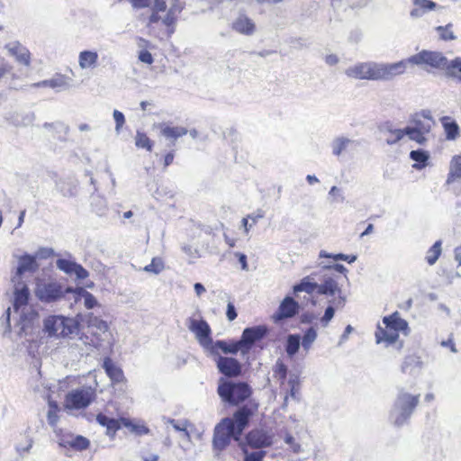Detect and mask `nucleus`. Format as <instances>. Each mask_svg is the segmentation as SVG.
Segmentation results:
<instances>
[{
    "label": "nucleus",
    "mask_w": 461,
    "mask_h": 461,
    "mask_svg": "<svg viewBox=\"0 0 461 461\" xmlns=\"http://www.w3.org/2000/svg\"><path fill=\"white\" fill-rule=\"evenodd\" d=\"M383 323L384 328L378 326L375 330V339L377 343H385L391 345L395 343L398 339L400 332L408 334L409 326L408 322L401 318L398 312H394L388 316L383 318Z\"/></svg>",
    "instance_id": "nucleus-4"
},
{
    "label": "nucleus",
    "mask_w": 461,
    "mask_h": 461,
    "mask_svg": "<svg viewBox=\"0 0 461 461\" xmlns=\"http://www.w3.org/2000/svg\"><path fill=\"white\" fill-rule=\"evenodd\" d=\"M122 425L138 435H145L149 432V428L146 426L133 424L129 419H122Z\"/></svg>",
    "instance_id": "nucleus-44"
},
{
    "label": "nucleus",
    "mask_w": 461,
    "mask_h": 461,
    "mask_svg": "<svg viewBox=\"0 0 461 461\" xmlns=\"http://www.w3.org/2000/svg\"><path fill=\"white\" fill-rule=\"evenodd\" d=\"M182 8L173 5L171 6L165 17L162 20V23L167 27V34L170 37L175 32V25L178 18V14L181 13Z\"/></svg>",
    "instance_id": "nucleus-22"
},
{
    "label": "nucleus",
    "mask_w": 461,
    "mask_h": 461,
    "mask_svg": "<svg viewBox=\"0 0 461 461\" xmlns=\"http://www.w3.org/2000/svg\"><path fill=\"white\" fill-rule=\"evenodd\" d=\"M341 290L337 281L332 277L325 278L323 283L318 285V294L323 295H335L340 294Z\"/></svg>",
    "instance_id": "nucleus-27"
},
{
    "label": "nucleus",
    "mask_w": 461,
    "mask_h": 461,
    "mask_svg": "<svg viewBox=\"0 0 461 461\" xmlns=\"http://www.w3.org/2000/svg\"><path fill=\"white\" fill-rule=\"evenodd\" d=\"M301 344V337L299 334H290L286 338L285 343V352L290 357H293L300 348Z\"/></svg>",
    "instance_id": "nucleus-30"
},
{
    "label": "nucleus",
    "mask_w": 461,
    "mask_h": 461,
    "mask_svg": "<svg viewBox=\"0 0 461 461\" xmlns=\"http://www.w3.org/2000/svg\"><path fill=\"white\" fill-rule=\"evenodd\" d=\"M231 28L238 33L242 35L250 36L257 31V26L254 21L247 14H240L231 24Z\"/></svg>",
    "instance_id": "nucleus-16"
},
{
    "label": "nucleus",
    "mask_w": 461,
    "mask_h": 461,
    "mask_svg": "<svg viewBox=\"0 0 461 461\" xmlns=\"http://www.w3.org/2000/svg\"><path fill=\"white\" fill-rule=\"evenodd\" d=\"M122 419H114L106 416L104 413H98L96 415V421L103 427L106 428V434L113 437L116 432L122 428Z\"/></svg>",
    "instance_id": "nucleus-20"
},
{
    "label": "nucleus",
    "mask_w": 461,
    "mask_h": 461,
    "mask_svg": "<svg viewBox=\"0 0 461 461\" xmlns=\"http://www.w3.org/2000/svg\"><path fill=\"white\" fill-rule=\"evenodd\" d=\"M187 326L203 348H209L212 346V330L205 320L191 317L187 320Z\"/></svg>",
    "instance_id": "nucleus-10"
},
{
    "label": "nucleus",
    "mask_w": 461,
    "mask_h": 461,
    "mask_svg": "<svg viewBox=\"0 0 461 461\" xmlns=\"http://www.w3.org/2000/svg\"><path fill=\"white\" fill-rule=\"evenodd\" d=\"M317 338V331L314 328L311 327L306 330L302 338V347L307 352L312 348L313 342Z\"/></svg>",
    "instance_id": "nucleus-39"
},
{
    "label": "nucleus",
    "mask_w": 461,
    "mask_h": 461,
    "mask_svg": "<svg viewBox=\"0 0 461 461\" xmlns=\"http://www.w3.org/2000/svg\"><path fill=\"white\" fill-rule=\"evenodd\" d=\"M236 257L239 258V262L240 263L242 269H247L248 268V263H247V257H246V255L238 252V253H236Z\"/></svg>",
    "instance_id": "nucleus-58"
},
{
    "label": "nucleus",
    "mask_w": 461,
    "mask_h": 461,
    "mask_svg": "<svg viewBox=\"0 0 461 461\" xmlns=\"http://www.w3.org/2000/svg\"><path fill=\"white\" fill-rule=\"evenodd\" d=\"M300 311V304L291 296H286L280 303L277 310L274 312L271 319L275 323H279L285 320L296 316Z\"/></svg>",
    "instance_id": "nucleus-11"
},
{
    "label": "nucleus",
    "mask_w": 461,
    "mask_h": 461,
    "mask_svg": "<svg viewBox=\"0 0 461 461\" xmlns=\"http://www.w3.org/2000/svg\"><path fill=\"white\" fill-rule=\"evenodd\" d=\"M258 455H250L247 456L246 458H243V461H260V456H258Z\"/></svg>",
    "instance_id": "nucleus-64"
},
{
    "label": "nucleus",
    "mask_w": 461,
    "mask_h": 461,
    "mask_svg": "<svg viewBox=\"0 0 461 461\" xmlns=\"http://www.w3.org/2000/svg\"><path fill=\"white\" fill-rule=\"evenodd\" d=\"M165 268L164 260L161 258L156 257L151 259L150 264L143 267V271L158 275Z\"/></svg>",
    "instance_id": "nucleus-38"
},
{
    "label": "nucleus",
    "mask_w": 461,
    "mask_h": 461,
    "mask_svg": "<svg viewBox=\"0 0 461 461\" xmlns=\"http://www.w3.org/2000/svg\"><path fill=\"white\" fill-rule=\"evenodd\" d=\"M284 441L289 446V449L294 454H299L302 452V447L299 442L296 441L294 437L289 431H284Z\"/></svg>",
    "instance_id": "nucleus-42"
},
{
    "label": "nucleus",
    "mask_w": 461,
    "mask_h": 461,
    "mask_svg": "<svg viewBox=\"0 0 461 461\" xmlns=\"http://www.w3.org/2000/svg\"><path fill=\"white\" fill-rule=\"evenodd\" d=\"M386 142L390 145L395 144L399 140H401L407 132H405L404 129H387L386 130Z\"/></svg>",
    "instance_id": "nucleus-40"
},
{
    "label": "nucleus",
    "mask_w": 461,
    "mask_h": 461,
    "mask_svg": "<svg viewBox=\"0 0 461 461\" xmlns=\"http://www.w3.org/2000/svg\"><path fill=\"white\" fill-rule=\"evenodd\" d=\"M420 398V393H410L403 388L399 390L393 403L396 411L393 420L395 426H402L408 421L418 406Z\"/></svg>",
    "instance_id": "nucleus-5"
},
{
    "label": "nucleus",
    "mask_w": 461,
    "mask_h": 461,
    "mask_svg": "<svg viewBox=\"0 0 461 461\" xmlns=\"http://www.w3.org/2000/svg\"><path fill=\"white\" fill-rule=\"evenodd\" d=\"M226 316L230 321H232L237 318V312L232 303H229L227 304Z\"/></svg>",
    "instance_id": "nucleus-52"
},
{
    "label": "nucleus",
    "mask_w": 461,
    "mask_h": 461,
    "mask_svg": "<svg viewBox=\"0 0 461 461\" xmlns=\"http://www.w3.org/2000/svg\"><path fill=\"white\" fill-rule=\"evenodd\" d=\"M461 179V155L454 156L449 164V171L447 173L446 183L453 184Z\"/></svg>",
    "instance_id": "nucleus-24"
},
{
    "label": "nucleus",
    "mask_w": 461,
    "mask_h": 461,
    "mask_svg": "<svg viewBox=\"0 0 461 461\" xmlns=\"http://www.w3.org/2000/svg\"><path fill=\"white\" fill-rule=\"evenodd\" d=\"M442 346L447 347L452 352H456L455 343L453 339H449L446 341H442Z\"/></svg>",
    "instance_id": "nucleus-60"
},
{
    "label": "nucleus",
    "mask_w": 461,
    "mask_h": 461,
    "mask_svg": "<svg viewBox=\"0 0 461 461\" xmlns=\"http://www.w3.org/2000/svg\"><path fill=\"white\" fill-rule=\"evenodd\" d=\"M262 216L263 215H258V216H250V215H249L248 217L243 218L242 219V225L244 227L245 232L248 233L249 230V228L248 227L249 219H251L253 221V222L256 223L258 218H261Z\"/></svg>",
    "instance_id": "nucleus-57"
},
{
    "label": "nucleus",
    "mask_w": 461,
    "mask_h": 461,
    "mask_svg": "<svg viewBox=\"0 0 461 461\" xmlns=\"http://www.w3.org/2000/svg\"><path fill=\"white\" fill-rule=\"evenodd\" d=\"M57 267L66 274H76L77 276L81 279L86 278L88 276L87 271L81 265L68 259H58Z\"/></svg>",
    "instance_id": "nucleus-19"
},
{
    "label": "nucleus",
    "mask_w": 461,
    "mask_h": 461,
    "mask_svg": "<svg viewBox=\"0 0 461 461\" xmlns=\"http://www.w3.org/2000/svg\"><path fill=\"white\" fill-rule=\"evenodd\" d=\"M452 23H448L445 26L436 27V31L438 32L440 40L448 41L456 39L454 32L452 31Z\"/></svg>",
    "instance_id": "nucleus-43"
},
{
    "label": "nucleus",
    "mask_w": 461,
    "mask_h": 461,
    "mask_svg": "<svg viewBox=\"0 0 461 461\" xmlns=\"http://www.w3.org/2000/svg\"><path fill=\"white\" fill-rule=\"evenodd\" d=\"M216 366L221 374L228 378H235L241 375L242 366L233 357L220 356L216 360Z\"/></svg>",
    "instance_id": "nucleus-14"
},
{
    "label": "nucleus",
    "mask_w": 461,
    "mask_h": 461,
    "mask_svg": "<svg viewBox=\"0 0 461 461\" xmlns=\"http://www.w3.org/2000/svg\"><path fill=\"white\" fill-rule=\"evenodd\" d=\"M131 5L136 9L148 7L150 0H130Z\"/></svg>",
    "instance_id": "nucleus-54"
},
{
    "label": "nucleus",
    "mask_w": 461,
    "mask_h": 461,
    "mask_svg": "<svg viewBox=\"0 0 461 461\" xmlns=\"http://www.w3.org/2000/svg\"><path fill=\"white\" fill-rule=\"evenodd\" d=\"M212 354H218L221 350L224 354H237L239 351L242 354V346L239 340L227 342L225 340H217L209 347Z\"/></svg>",
    "instance_id": "nucleus-18"
},
{
    "label": "nucleus",
    "mask_w": 461,
    "mask_h": 461,
    "mask_svg": "<svg viewBox=\"0 0 461 461\" xmlns=\"http://www.w3.org/2000/svg\"><path fill=\"white\" fill-rule=\"evenodd\" d=\"M159 11L152 9V13L150 16L149 17L148 26L150 27L151 25L158 23L160 21V15Z\"/></svg>",
    "instance_id": "nucleus-53"
},
{
    "label": "nucleus",
    "mask_w": 461,
    "mask_h": 461,
    "mask_svg": "<svg viewBox=\"0 0 461 461\" xmlns=\"http://www.w3.org/2000/svg\"><path fill=\"white\" fill-rule=\"evenodd\" d=\"M258 407L256 401H249L236 409L230 417L221 419L215 425L212 440L215 456H220L234 441L244 454L243 458L250 455H258V456L261 457L260 461L264 460L267 455L264 449L273 445L274 435L263 428H254L242 438L244 430L257 415Z\"/></svg>",
    "instance_id": "nucleus-1"
},
{
    "label": "nucleus",
    "mask_w": 461,
    "mask_h": 461,
    "mask_svg": "<svg viewBox=\"0 0 461 461\" xmlns=\"http://www.w3.org/2000/svg\"><path fill=\"white\" fill-rule=\"evenodd\" d=\"M19 265L16 270V275L21 276L26 272L33 273L39 268L36 257L32 255H23L19 258Z\"/></svg>",
    "instance_id": "nucleus-21"
},
{
    "label": "nucleus",
    "mask_w": 461,
    "mask_h": 461,
    "mask_svg": "<svg viewBox=\"0 0 461 461\" xmlns=\"http://www.w3.org/2000/svg\"><path fill=\"white\" fill-rule=\"evenodd\" d=\"M326 62L330 65H334L338 62V58L335 55H329L326 57Z\"/></svg>",
    "instance_id": "nucleus-63"
},
{
    "label": "nucleus",
    "mask_w": 461,
    "mask_h": 461,
    "mask_svg": "<svg viewBox=\"0 0 461 461\" xmlns=\"http://www.w3.org/2000/svg\"><path fill=\"white\" fill-rule=\"evenodd\" d=\"M287 372L288 370L286 365L284 362L278 360L274 368L275 375L280 380L284 381L287 376Z\"/></svg>",
    "instance_id": "nucleus-46"
},
{
    "label": "nucleus",
    "mask_w": 461,
    "mask_h": 461,
    "mask_svg": "<svg viewBox=\"0 0 461 461\" xmlns=\"http://www.w3.org/2000/svg\"><path fill=\"white\" fill-rule=\"evenodd\" d=\"M320 257L327 258H333L334 260H344V261H348V263H352L357 259V257L353 256V255H345L342 253L332 255V254H329L325 251H321L320 254Z\"/></svg>",
    "instance_id": "nucleus-45"
},
{
    "label": "nucleus",
    "mask_w": 461,
    "mask_h": 461,
    "mask_svg": "<svg viewBox=\"0 0 461 461\" xmlns=\"http://www.w3.org/2000/svg\"><path fill=\"white\" fill-rule=\"evenodd\" d=\"M153 9L159 12H165L167 9V0H154Z\"/></svg>",
    "instance_id": "nucleus-56"
},
{
    "label": "nucleus",
    "mask_w": 461,
    "mask_h": 461,
    "mask_svg": "<svg viewBox=\"0 0 461 461\" xmlns=\"http://www.w3.org/2000/svg\"><path fill=\"white\" fill-rule=\"evenodd\" d=\"M194 291H195V293H196V294H197L198 296H199V295H201L203 293H204V292H205V288H204V286H203L202 284H200V283H196V284H194Z\"/></svg>",
    "instance_id": "nucleus-62"
},
{
    "label": "nucleus",
    "mask_w": 461,
    "mask_h": 461,
    "mask_svg": "<svg viewBox=\"0 0 461 461\" xmlns=\"http://www.w3.org/2000/svg\"><path fill=\"white\" fill-rule=\"evenodd\" d=\"M113 119L115 121L116 130L120 131L121 128L125 123V118H124L123 113L118 110H114L113 111Z\"/></svg>",
    "instance_id": "nucleus-51"
},
{
    "label": "nucleus",
    "mask_w": 461,
    "mask_h": 461,
    "mask_svg": "<svg viewBox=\"0 0 461 461\" xmlns=\"http://www.w3.org/2000/svg\"><path fill=\"white\" fill-rule=\"evenodd\" d=\"M441 240H437L427 251L426 261L429 266L434 265L441 255Z\"/></svg>",
    "instance_id": "nucleus-33"
},
{
    "label": "nucleus",
    "mask_w": 461,
    "mask_h": 461,
    "mask_svg": "<svg viewBox=\"0 0 461 461\" xmlns=\"http://www.w3.org/2000/svg\"><path fill=\"white\" fill-rule=\"evenodd\" d=\"M406 60H401L396 63L378 65L379 80L390 79L395 76L403 74L406 69Z\"/></svg>",
    "instance_id": "nucleus-17"
},
{
    "label": "nucleus",
    "mask_w": 461,
    "mask_h": 461,
    "mask_svg": "<svg viewBox=\"0 0 461 461\" xmlns=\"http://www.w3.org/2000/svg\"><path fill=\"white\" fill-rule=\"evenodd\" d=\"M440 122L447 140H454L459 136V126L455 120L449 116H443L440 118Z\"/></svg>",
    "instance_id": "nucleus-26"
},
{
    "label": "nucleus",
    "mask_w": 461,
    "mask_h": 461,
    "mask_svg": "<svg viewBox=\"0 0 461 461\" xmlns=\"http://www.w3.org/2000/svg\"><path fill=\"white\" fill-rule=\"evenodd\" d=\"M138 58L140 61L148 65H151L154 61L151 53L147 50H140Z\"/></svg>",
    "instance_id": "nucleus-50"
},
{
    "label": "nucleus",
    "mask_w": 461,
    "mask_h": 461,
    "mask_svg": "<svg viewBox=\"0 0 461 461\" xmlns=\"http://www.w3.org/2000/svg\"><path fill=\"white\" fill-rule=\"evenodd\" d=\"M409 63L418 66H426L433 68H444L447 67V73L453 77L461 79V59L456 58L447 65V59L440 52L431 50H421L407 59Z\"/></svg>",
    "instance_id": "nucleus-2"
},
{
    "label": "nucleus",
    "mask_w": 461,
    "mask_h": 461,
    "mask_svg": "<svg viewBox=\"0 0 461 461\" xmlns=\"http://www.w3.org/2000/svg\"><path fill=\"white\" fill-rule=\"evenodd\" d=\"M318 291V284L312 282L310 276L303 277L301 282L294 286V293L305 292L309 294Z\"/></svg>",
    "instance_id": "nucleus-29"
},
{
    "label": "nucleus",
    "mask_w": 461,
    "mask_h": 461,
    "mask_svg": "<svg viewBox=\"0 0 461 461\" xmlns=\"http://www.w3.org/2000/svg\"><path fill=\"white\" fill-rule=\"evenodd\" d=\"M175 158V152L174 150L168 151L165 156L163 159V166L164 167H167L169 165H171L174 161Z\"/></svg>",
    "instance_id": "nucleus-55"
},
{
    "label": "nucleus",
    "mask_w": 461,
    "mask_h": 461,
    "mask_svg": "<svg viewBox=\"0 0 461 461\" xmlns=\"http://www.w3.org/2000/svg\"><path fill=\"white\" fill-rule=\"evenodd\" d=\"M35 285V296L43 303L59 301L66 294L74 292V288L64 287L59 281L52 278H37Z\"/></svg>",
    "instance_id": "nucleus-6"
},
{
    "label": "nucleus",
    "mask_w": 461,
    "mask_h": 461,
    "mask_svg": "<svg viewBox=\"0 0 461 461\" xmlns=\"http://www.w3.org/2000/svg\"><path fill=\"white\" fill-rule=\"evenodd\" d=\"M103 367L113 382L121 383L124 380L122 370L110 357L104 359Z\"/></svg>",
    "instance_id": "nucleus-23"
},
{
    "label": "nucleus",
    "mask_w": 461,
    "mask_h": 461,
    "mask_svg": "<svg viewBox=\"0 0 461 461\" xmlns=\"http://www.w3.org/2000/svg\"><path fill=\"white\" fill-rule=\"evenodd\" d=\"M10 52L12 53V55H14L16 59V60L25 66H29L30 65V62H31V54H30V51L20 46V45H16L14 47H13L12 49H10Z\"/></svg>",
    "instance_id": "nucleus-32"
},
{
    "label": "nucleus",
    "mask_w": 461,
    "mask_h": 461,
    "mask_svg": "<svg viewBox=\"0 0 461 461\" xmlns=\"http://www.w3.org/2000/svg\"><path fill=\"white\" fill-rule=\"evenodd\" d=\"M135 145L138 149H144L151 152L154 148V141L143 131H137L135 136Z\"/></svg>",
    "instance_id": "nucleus-31"
},
{
    "label": "nucleus",
    "mask_w": 461,
    "mask_h": 461,
    "mask_svg": "<svg viewBox=\"0 0 461 461\" xmlns=\"http://www.w3.org/2000/svg\"><path fill=\"white\" fill-rule=\"evenodd\" d=\"M291 385L290 393L293 397H295V393L298 390L299 382L296 380H290L289 382Z\"/></svg>",
    "instance_id": "nucleus-59"
},
{
    "label": "nucleus",
    "mask_w": 461,
    "mask_h": 461,
    "mask_svg": "<svg viewBox=\"0 0 461 461\" xmlns=\"http://www.w3.org/2000/svg\"><path fill=\"white\" fill-rule=\"evenodd\" d=\"M98 60V54L95 51L84 50L79 53L78 62L82 68L95 67Z\"/></svg>",
    "instance_id": "nucleus-28"
},
{
    "label": "nucleus",
    "mask_w": 461,
    "mask_h": 461,
    "mask_svg": "<svg viewBox=\"0 0 461 461\" xmlns=\"http://www.w3.org/2000/svg\"><path fill=\"white\" fill-rule=\"evenodd\" d=\"M411 126L405 128V132L410 140L418 144H424L429 134L435 124V122L429 111L416 113L411 119Z\"/></svg>",
    "instance_id": "nucleus-7"
},
{
    "label": "nucleus",
    "mask_w": 461,
    "mask_h": 461,
    "mask_svg": "<svg viewBox=\"0 0 461 461\" xmlns=\"http://www.w3.org/2000/svg\"><path fill=\"white\" fill-rule=\"evenodd\" d=\"M413 4L424 11L434 10L437 6L436 3L431 0H413Z\"/></svg>",
    "instance_id": "nucleus-48"
},
{
    "label": "nucleus",
    "mask_w": 461,
    "mask_h": 461,
    "mask_svg": "<svg viewBox=\"0 0 461 461\" xmlns=\"http://www.w3.org/2000/svg\"><path fill=\"white\" fill-rule=\"evenodd\" d=\"M349 140L348 139L340 138L336 140L333 145V154L339 156L346 149Z\"/></svg>",
    "instance_id": "nucleus-47"
},
{
    "label": "nucleus",
    "mask_w": 461,
    "mask_h": 461,
    "mask_svg": "<svg viewBox=\"0 0 461 461\" xmlns=\"http://www.w3.org/2000/svg\"><path fill=\"white\" fill-rule=\"evenodd\" d=\"M410 158L414 160L415 162L419 163V166H414L418 168H421L425 167L427 161L429 160V154L428 152L422 150V149H417V150H411L410 153Z\"/></svg>",
    "instance_id": "nucleus-41"
},
{
    "label": "nucleus",
    "mask_w": 461,
    "mask_h": 461,
    "mask_svg": "<svg viewBox=\"0 0 461 461\" xmlns=\"http://www.w3.org/2000/svg\"><path fill=\"white\" fill-rule=\"evenodd\" d=\"M154 129H158L160 134L173 144L178 139L187 134L188 130L181 126H172L166 122L153 124Z\"/></svg>",
    "instance_id": "nucleus-15"
},
{
    "label": "nucleus",
    "mask_w": 461,
    "mask_h": 461,
    "mask_svg": "<svg viewBox=\"0 0 461 461\" xmlns=\"http://www.w3.org/2000/svg\"><path fill=\"white\" fill-rule=\"evenodd\" d=\"M335 310L332 306H328L325 310L323 316L321 319V322L323 326H327L330 320L334 317Z\"/></svg>",
    "instance_id": "nucleus-49"
},
{
    "label": "nucleus",
    "mask_w": 461,
    "mask_h": 461,
    "mask_svg": "<svg viewBox=\"0 0 461 461\" xmlns=\"http://www.w3.org/2000/svg\"><path fill=\"white\" fill-rule=\"evenodd\" d=\"M67 85L66 77L64 76H59L56 78H51L48 80H43L34 84L37 87H50V88H58L63 87Z\"/></svg>",
    "instance_id": "nucleus-35"
},
{
    "label": "nucleus",
    "mask_w": 461,
    "mask_h": 461,
    "mask_svg": "<svg viewBox=\"0 0 461 461\" xmlns=\"http://www.w3.org/2000/svg\"><path fill=\"white\" fill-rule=\"evenodd\" d=\"M349 77L366 80H379L378 64L359 63L346 70Z\"/></svg>",
    "instance_id": "nucleus-12"
},
{
    "label": "nucleus",
    "mask_w": 461,
    "mask_h": 461,
    "mask_svg": "<svg viewBox=\"0 0 461 461\" xmlns=\"http://www.w3.org/2000/svg\"><path fill=\"white\" fill-rule=\"evenodd\" d=\"M75 329V321L70 318L52 315L44 321V330L50 337H68Z\"/></svg>",
    "instance_id": "nucleus-8"
},
{
    "label": "nucleus",
    "mask_w": 461,
    "mask_h": 461,
    "mask_svg": "<svg viewBox=\"0 0 461 461\" xmlns=\"http://www.w3.org/2000/svg\"><path fill=\"white\" fill-rule=\"evenodd\" d=\"M326 268H328V269L333 268L336 271H338L339 273H343V274H345L347 272L346 267L343 265H340V264H336L333 267H330H330H326Z\"/></svg>",
    "instance_id": "nucleus-61"
},
{
    "label": "nucleus",
    "mask_w": 461,
    "mask_h": 461,
    "mask_svg": "<svg viewBox=\"0 0 461 461\" xmlns=\"http://www.w3.org/2000/svg\"><path fill=\"white\" fill-rule=\"evenodd\" d=\"M73 293L84 297V303L86 309H93L97 305L95 297L91 293L86 291L84 288H74Z\"/></svg>",
    "instance_id": "nucleus-37"
},
{
    "label": "nucleus",
    "mask_w": 461,
    "mask_h": 461,
    "mask_svg": "<svg viewBox=\"0 0 461 461\" xmlns=\"http://www.w3.org/2000/svg\"><path fill=\"white\" fill-rule=\"evenodd\" d=\"M66 444L75 450L83 451L89 447L90 441L83 436H77L71 440L67 441Z\"/></svg>",
    "instance_id": "nucleus-36"
},
{
    "label": "nucleus",
    "mask_w": 461,
    "mask_h": 461,
    "mask_svg": "<svg viewBox=\"0 0 461 461\" xmlns=\"http://www.w3.org/2000/svg\"><path fill=\"white\" fill-rule=\"evenodd\" d=\"M93 399V393L88 390L76 389L67 394L65 406L68 409H84L92 402Z\"/></svg>",
    "instance_id": "nucleus-13"
},
{
    "label": "nucleus",
    "mask_w": 461,
    "mask_h": 461,
    "mask_svg": "<svg viewBox=\"0 0 461 461\" xmlns=\"http://www.w3.org/2000/svg\"><path fill=\"white\" fill-rule=\"evenodd\" d=\"M217 393L222 402L231 406L242 407L251 399L253 391L246 382L221 381Z\"/></svg>",
    "instance_id": "nucleus-3"
},
{
    "label": "nucleus",
    "mask_w": 461,
    "mask_h": 461,
    "mask_svg": "<svg viewBox=\"0 0 461 461\" xmlns=\"http://www.w3.org/2000/svg\"><path fill=\"white\" fill-rule=\"evenodd\" d=\"M59 407L55 401H49V411L47 413L48 422L51 427H55L59 420Z\"/></svg>",
    "instance_id": "nucleus-34"
},
{
    "label": "nucleus",
    "mask_w": 461,
    "mask_h": 461,
    "mask_svg": "<svg viewBox=\"0 0 461 461\" xmlns=\"http://www.w3.org/2000/svg\"><path fill=\"white\" fill-rule=\"evenodd\" d=\"M268 334L266 325H258L244 329L239 343L242 346V356L248 355L256 342L260 341Z\"/></svg>",
    "instance_id": "nucleus-9"
},
{
    "label": "nucleus",
    "mask_w": 461,
    "mask_h": 461,
    "mask_svg": "<svg viewBox=\"0 0 461 461\" xmlns=\"http://www.w3.org/2000/svg\"><path fill=\"white\" fill-rule=\"evenodd\" d=\"M14 309L19 311L21 308L25 307L30 299V291L26 285H23L22 287H16L14 294Z\"/></svg>",
    "instance_id": "nucleus-25"
}]
</instances>
